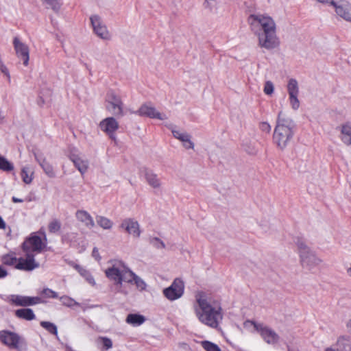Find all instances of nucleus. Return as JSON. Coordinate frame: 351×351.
I'll return each instance as SVG.
<instances>
[{
	"label": "nucleus",
	"mask_w": 351,
	"mask_h": 351,
	"mask_svg": "<svg viewBox=\"0 0 351 351\" xmlns=\"http://www.w3.org/2000/svg\"><path fill=\"white\" fill-rule=\"evenodd\" d=\"M248 23L252 31L258 36V43L261 47L270 50L278 46L276 23L272 18L261 14H250Z\"/></svg>",
	"instance_id": "nucleus-1"
},
{
	"label": "nucleus",
	"mask_w": 351,
	"mask_h": 351,
	"mask_svg": "<svg viewBox=\"0 0 351 351\" xmlns=\"http://www.w3.org/2000/svg\"><path fill=\"white\" fill-rule=\"evenodd\" d=\"M297 131V125L294 121L279 112L274 128L273 139L277 147L283 150L293 138Z\"/></svg>",
	"instance_id": "nucleus-2"
},
{
	"label": "nucleus",
	"mask_w": 351,
	"mask_h": 351,
	"mask_svg": "<svg viewBox=\"0 0 351 351\" xmlns=\"http://www.w3.org/2000/svg\"><path fill=\"white\" fill-rule=\"evenodd\" d=\"M197 302L199 308H196L195 312L199 320L208 326L217 328L223 317L221 306L213 307L206 299L202 298H197Z\"/></svg>",
	"instance_id": "nucleus-3"
},
{
	"label": "nucleus",
	"mask_w": 351,
	"mask_h": 351,
	"mask_svg": "<svg viewBox=\"0 0 351 351\" xmlns=\"http://www.w3.org/2000/svg\"><path fill=\"white\" fill-rule=\"evenodd\" d=\"M294 241L299 250L300 262L303 267L310 270L319 264L321 260L306 245L304 238L297 237Z\"/></svg>",
	"instance_id": "nucleus-4"
},
{
	"label": "nucleus",
	"mask_w": 351,
	"mask_h": 351,
	"mask_svg": "<svg viewBox=\"0 0 351 351\" xmlns=\"http://www.w3.org/2000/svg\"><path fill=\"white\" fill-rule=\"evenodd\" d=\"M0 341L10 349L27 351V344L17 333L7 330L0 331Z\"/></svg>",
	"instance_id": "nucleus-5"
},
{
	"label": "nucleus",
	"mask_w": 351,
	"mask_h": 351,
	"mask_svg": "<svg viewBox=\"0 0 351 351\" xmlns=\"http://www.w3.org/2000/svg\"><path fill=\"white\" fill-rule=\"evenodd\" d=\"M42 239L36 233L31 234L30 237L25 239L22 244V250L25 254H30L35 256L41 252Z\"/></svg>",
	"instance_id": "nucleus-6"
},
{
	"label": "nucleus",
	"mask_w": 351,
	"mask_h": 351,
	"mask_svg": "<svg viewBox=\"0 0 351 351\" xmlns=\"http://www.w3.org/2000/svg\"><path fill=\"white\" fill-rule=\"evenodd\" d=\"M247 323L252 324L255 330L261 335L264 341L269 344H274L279 340L278 335L270 328L254 321L247 320Z\"/></svg>",
	"instance_id": "nucleus-7"
},
{
	"label": "nucleus",
	"mask_w": 351,
	"mask_h": 351,
	"mask_svg": "<svg viewBox=\"0 0 351 351\" xmlns=\"http://www.w3.org/2000/svg\"><path fill=\"white\" fill-rule=\"evenodd\" d=\"M184 282L179 278H176L169 287L163 289L162 293L166 298L173 301L181 298L184 294Z\"/></svg>",
	"instance_id": "nucleus-8"
},
{
	"label": "nucleus",
	"mask_w": 351,
	"mask_h": 351,
	"mask_svg": "<svg viewBox=\"0 0 351 351\" xmlns=\"http://www.w3.org/2000/svg\"><path fill=\"white\" fill-rule=\"evenodd\" d=\"M7 301L10 302L12 305L16 306L25 307L39 304L42 302V300L40 297L38 296L31 297L22 295L12 294L10 295L8 297Z\"/></svg>",
	"instance_id": "nucleus-9"
},
{
	"label": "nucleus",
	"mask_w": 351,
	"mask_h": 351,
	"mask_svg": "<svg viewBox=\"0 0 351 351\" xmlns=\"http://www.w3.org/2000/svg\"><path fill=\"white\" fill-rule=\"evenodd\" d=\"M93 31L97 36L103 40H110V35L106 26L104 24L99 16L95 14L90 17Z\"/></svg>",
	"instance_id": "nucleus-10"
},
{
	"label": "nucleus",
	"mask_w": 351,
	"mask_h": 351,
	"mask_svg": "<svg viewBox=\"0 0 351 351\" xmlns=\"http://www.w3.org/2000/svg\"><path fill=\"white\" fill-rule=\"evenodd\" d=\"M135 113L141 117H145L150 119H157L159 120H165L167 119L165 114H161L157 111L154 106L147 103L142 104Z\"/></svg>",
	"instance_id": "nucleus-11"
},
{
	"label": "nucleus",
	"mask_w": 351,
	"mask_h": 351,
	"mask_svg": "<svg viewBox=\"0 0 351 351\" xmlns=\"http://www.w3.org/2000/svg\"><path fill=\"white\" fill-rule=\"evenodd\" d=\"M13 45L16 56L23 61V64L25 66H27L29 59L27 45L21 42L16 36L14 38Z\"/></svg>",
	"instance_id": "nucleus-12"
},
{
	"label": "nucleus",
	"mask_w": 351,
	"mask_h": 351,
	"mask_svg": "<svg viewBox=\"0 0 351 351\" xmlns=\"http://www.w3.org/2000/svg\"><path fill=\"white\" fill-rule=\"evenodd\" d=\"M123 271L117 267L113 265L112 267L108 268L106 271V277L110 280L114 281L116 289L118 292L127 293L123 289H121V276Z\"/></svg>",
	"instance_id": "nucleus-13"
},
{
	"label": "nucleus",
	"mask_w": 351,
	"mask_h": 351,
	"mask_svg": "<svg viewBox=\"0 0 351 351\" xmlns=\"http://www.w3.org/2000/svg\"><path fill=\"white\" fill-rule=\"evenodd\" d=\"M99 125L101 130L107 133L110 138H115L114 132L119 128V124L114 117H111L104 119L100 122Z\"/></svg>",
	"instance_id": "nucleus-14"
},
{
	"label": "nucleus",
	"mask_w": 351,
	"mask_h": 351,
	"mask_svg": "<svg viewBox=\"0 0 351 351\" xmlns=\"http://www.w3.org/2000/svg\"><path fill=\"white\" fill-rule=\"evenodd\" d=\"M25 258H20L15 268L20 270L32 271L38 267V264L35 262L34 256L25 254Z\"/></svg>",
	"instance_id": "nucleus-15"
},
{
	"label": "nucleus",
	"mask_w": 351,
	"mask_h": 351,
	"mask_svg": "<svg viewBox=\"0 0 351 351\" xmlns=\"http://www.w3.org/2000/svg\"><path fill=\"white\" fill-rule=\"evenodd\" d=\"M121 228L125 229L128 233L132 234L134 237H140L139 224L134 219L127 218L124 219L121 224Z\"/></svg>",
	"instance_id": "nucleus-16"
},
{
	"label": "nucleus",
	"mask_w": 351,
	"mask_h": 351,
	"mask_svg": "<svg viewBox=\"0 0 351 351\" xmlns=\"http://www.w3.org/2000/svg\"><path fill=\"white\" fill-rule=\"evenodd\" d=\"M141 173L144 176L147 182L152 187L156 189L160 186V181L158 176L150 169L142 167L140 170Z\"/></svg>",
	"instance_id": "nucleus-17"
},
{
	"label": "nucleus",
	"mask_w": 351,
	"mask_h": 351,
	"mask_svg": "<svg viewBox=\"0 0 351 351\" xmlns=\"http://www.w3.org/2000/svg\"><path fill=\"white\" fill-rule=\"evenodd\" d=\"M325 351H351V339L350 337H339L335 348H328Z\"/></svg>",
	"instance_id": "nucleus-18"
},
{
	"label": "nucleus",
	"mask_w": 351,
	"mask_h": 351,
	"mask_svg": "<svg viewBox=\"0 0 351 351\" xmlns=\"http://www.w3.org/2000/svg\"><path fill=\"white\" fill-rule=\"evenodd\" d=\"M69 158L82 174H84L87 171L88 167V160H82L78 154L73 152L70 153Z\"/></svg>",
	"instance_id": "nucleus-19"
},
{
	"label": "nucleus",
	"mask_w": 351,
	"mask_h": 351,
	"mask_svg": "<svg viewBox=\"0 0 351 351\" xmlns=\"http://www.w3.org/2000/svg\"><path fill=\"white\" fill-rule=\"evenodd\" d=\"M75 217L80 221L84 223L89 228L95 226L94 221L90 215L86 210H79L75 213Z\"/></svg>",
	"instance_id": "nucleus-20"
},
{
	"label": "nucleus",
	"mask_w": 351,
	"mask_h": 351,
	"mask_svg": "<svg viewBox=\"0 0 351 351\" xmlns=\"http://www.w3.org/2000/svg\"><path fill=\"white\" fill-rule=\"evenodd\" d=\"M16 317L27 321H31L35 319L36 316L34 311L31 308H23L15 311Z\"/></svg>",
	"instance_id": "nucleus-21"
},
{
	"label": "nucleus",
	"mask_w": 351,
	"mask_h": 351,
	"mask_svg": "<svg viewBox=\"0 0 351 351\" xmlns=\"http://www.w3.org/2000/svg\"><path fill=\"white\" fill-rule=\"evenodd\" d=\"M145 316L138 313H130L126 317V322L134 326H138L145 322Z\"/></svg>",
	"instance_id": "nucleus-22"
},
{
	"label": "nucleus",
	"mask_w": 351,
	"mask_h": 351,
	"mask_svg": "<svg viewBox=\"0 0 351 351\" xmlns=\"http://www.w3.org/2000/svg\"><path fill=\"white\" fill-rule=\"evenodd\" d=\"M124 269L122 270V276H121V289H123V282H128L130 284H132L133 281L134 280V277L136 275L135 273H134L132 270H130L129 268L123 267Z\"/></svg>",
	"instance_id": "nucleus-23"
},
{
	"label": "nucleus",
	"mask_w": 351,
	"mask_h": 351,
	"mask_svg": "<svg viewBox=\"0 0 351 351\" xmlns=\"http://www.w3.org/2000/svg\"><path fill=\"white\" fill-rule=\"evenodd\" d=\"M123 104H119V103L108 104L106 108L114 116L122 117L123 115Z\"/></svg>",
	"instance_id": "nucleus-24"
},
{
	"label": "nucleus",
	"mask_w": 351,
	"mask_h": 351,
	"mask_svg": "<svg viewBox=\"0 0 351 351\" xmlns=\"http://www.w3.org/2000/svg\"><path fill=\"white\" fill-rule=\"evenodd\" d=\"M170 130L172 132L173 137L180 140V141L186 142L189 141V137H191L190 134L186 132H181L180 131L176 129L174 126H171Z\"/></svg>",
	"instance_id": "nucleus-25"
},
{
	"label": "nucleus",
	"mask_w": 351,
	"mask_h": 351,
	"mask_svg": "<svg viewBox=\"0 0 351 351\" xmlns=\"http://www.w3.org/2000/svg\"><path fill=\"white\" fill-rule=\"evenodd\" d=\"M61 226V222L58 219H54L48 224L49 232L58 234L60 232Z\"/></svg>",
	"instance_id": "nucleus-26"
},
{
	"label": "nucleus",
	"mask_w": 351,
	"mask_h": 351,
	"mask_svg": "<svg viewBox=\"0 0 351 351\" xmlns=\"http://www.w3.org/2000/svg\"><path fill=\"white\" fill-rule=\"evenodd\" d=\"M45 4L47 8H50L54 12L58 13L62 5V0H45Z\"/></svg>",
	"instance_id": "nucleus-27"
},
{
	"label": "nucleus",
	"mask_w": 351,
	"mask_h": 351,
	"mask_svg": "<svg viewBox=\"0 0 351 351\" xmlns=\"http://www.w3.org/2000/svg\"><path fill=\"white\" fill-rule=\"evenodd\" d=\"M335 12L339 16L342 17L348 21H351V13L341 5H337L336 3Z\"/></svg>",
	"instance_id": "nucleus-28"
},
{
	"label": "nucleus",
	"mask_w": 351,
	"mask_h": 351,
	"mask_svg": "<svg viewBox=\"0 0 351 351\" xmlns=\"http://www.w3.org/2000/svg\"><path fill=\"white\" fill-rule=\"evenodd\" d=\"M96 221L97 224L104 229H110L112 226V222L107 217L103 216H97Z\"/></svg>",
	"instance_id": "nucleus-29"
},
{
	"label": "nucleus",
	"mask_w": 351,
	"mask_h": 351,
	"mask_svg": "<svg viewBox=\"0 0 351 351\" xmlns=\"http://www.w3.org/2000/svg\"><path fill=\"white\" fill-rule=\"evenodd\" d=\"M14 169V165L4 156H0V170L9 172Z\"/></svg>",
	"instance_id": "nucleus-30"
},
{
	"label": "nucleus",
	"mask_w": 351,
	"mask_h": 351,
	"mask_svg": "<svg viewBox=\"0 0 351 351\" xmlns=\"http://www.w3.org/2000/svg\"><path fill=\"white\" fill-rule=\"evenodd\" d=\"M287 90L289 95L293 94H298L299 89H298V82L295 79L291 78L289 80L288 84H287Z\"/></svg>",
	"instance_id": "nucleus-31"
},
{
	"label": "nucleus",
	"mask_w": 351,
	"mask_h": 351,
	"mask_svg": "<svg viewBox=\"0 0 351 351\" xmlns=\"http://www.w3.org/2000/svg\"><path fill=\"white\" fill-rule=\"evenodd\" d=\"M32 173L30 171L29 167H24L21 169V176L22 178L23 181L25 184H29L32 182Z\"/></svg>",
	"instance_id": "nucleus-32"
},
{
	"label": "nucleus",
	"mask_w": 351,
	"mask_h": 351,
	"mask_svg": "<svg viewBox=\"0 0 351 351\" xmlns=\"http://www.w3.org/2000/svg\"><path fill=\"white\" fill-rule=\"evenodd\" d=\"M203 348L206 351H221L220 348L215 343L209 341H202L201 342Z\"/></svg>",
	"instance_id": "nucleus-33"
},
{
	"label": "nucleus",
	"mask_w": 351,
	"mask_h": 351,
	"mask_svg": "<svg viewBox=\"0 0 351 351\" xmlns=\"http://www.w3.org/2000/svg\"><path fill=\"white\" fill-rule=\"evenodd\" d=\"M19 258L10 254L4 255L2 257V262L3 264L10 266H16L18 263Z\"/></svg>",
	"instance_id": "nucleus-34"
},
{
	"label": "nucleus",
	"mask_w": 351,
	"mask_h": 351,
	"mask_svg": "<svg viewBox=\"0 0 351 351\" xmlns=\"http://www.w3.org/2000/svg\"><path fill=\"white\" fill-rule=\"evenodd\" d=\"M98 341L101 344V350H107L112 347V341L108 337H100Z\"/></svg>",
	"instance_id": "nucleus-35"
},
{
	"label": "nucleus",
	"mask_w": 351,
	"mask_h": 351,
	"mask_svg": "<svg viewBox=\"0 0 351 351\" xmlns=\"http://www.w3.org/2000/svg\"><path fill=\"white\" fill-rule=\"evenodd\" d=\"M149 243L157 249H163L165 247V243L158 237H149Z\"/></svg>",
	"instance_id": "nucleus-36"
},
{
	"label": "nucleus",
	"mask_w": 351,
	"mask_h": 351,
	"mask_svg": "<svg viewBox=\"0 0 351 351\" xmlns=\"http://www.w3.org/2000/svg\"><path fill=\"white\" fill-rule=\"evenodd\" d=\"M79 274L82 276H83L86 280V281L90 285H94L95 284V281L93 276L88 270H86L84 267H82V269L80 270Z\"/></svg>",
	"instance_id": "nucleus-37"
},
{
	"label": "nucleus",
	"mask_w": 351,
	"mask_h": 351,
	"mask_svg": "<svg viewBox=\"0 0 351 351\" xmlns=\"http://www.w3.org/2000/svg\"><path fill=\"white\" fill-rule=\"evenodd\" d=\"M45 330H47V332L52 335H54L56 339H59L58 335V328L54 324L45 321Z\"/></svg>",
	"instance_id": "nucleus-38"
},
{
	"label": "nucleus",
	"mask_w": 351,
	"mask_h": 351,
	"mask_svg": "<svg viewBox=\"0 0 351 351\" xmlns=\"http://www.w3.org/2000/svg\"><path fill=\"white\" fill-rule=\"evenodd\" d=\"M108 104H115L119 103V104H122V101L121 98L117 96L113 91H110L108 93Z\"/></svg>",
	"instance_id": "nucleus-39"
},
{
	"label": "nucleus",
	"mask_w": 351,
	"mask_h": 351,
	"mask_svg": "<svg viewBox=\"0 0 351 351\" xmlns=\"http://www.w3.org/2000/svg\"><path fill=\"white\" fill-rule=\"evenodd\" d=\"M298 94L289 95L290 104L293 110H298L300 107V101L298 98Z\"/></svg>",
	"instance_id": "nucleus-40"
},
{
	"label": "nucleus",
	"mask_w": 351,
	"mask_h": 351,
	"mask_svg": "<svg viewBox=\"0 0 351 351\" xmlns=\"http://www.w3.org/2000/svg\"><path fill=\"white\" fill-rule=\"evenodd\" d=\"M133 282L136 285V287L141 291L145 290L146 288V284L145 281L137 275L135 276Z\"/></svg>",
	"instance_id": "nucleus-41"
},
{
	"label": "nucleus",
	"mask_w": 351,
	"mask_h": 351,
	"mask_svg": "<svg viewBox=\"0 0 351 351\" xmlns=\"http://www.w3.org/2000/svg\"><path fill=\"white\" fill-rule=\"evenodd\" d=\"M274 86L271 81H267L265 84L264 93L267 95H271L274 93Z\"/></svg>",
	"instance_id": "nucleus-42"
},
{
	"label": "nucleus",
	"mask_w": 351,
	"mask_h": 351,
	"mask_svg": "<svg viewBox=\"0 0 351 351\" xmlns=\"http://www.w3.org/2000/svg\"><path fill=\"white\" fill-rule=\"evenodd\" d=\"M341 132L342 135H351V124L350 123H346L343 125L341 127Z\"/></svg>",
	"instance_id": "nucleus-43"
},
{
	"label": "nucleus",
	"mask_w": 351,
	"mask_h": 351,
	"mask_svg": "<svg viewBox=\"0 0 351 351\" xmlns=\"http://www.w3.org/2000/svg\"><path fill=\"white\" fill-rule=\"evenodd\" d=\"M45 174L47 175L49 178H53L56 176V173L53 169V167L49 165L45 164Z\"/></svg>",
	"instance_id": "nucleus-44"
},
{
	"label": "nucleus",
	"mask_w": 351,
	"mask_h": 351,
	"mask_svg": "<svg viewBox=\"0 0 351 351\" xmlns=\"http://www.w3.org/2000/svg\"><path fill=\"white\" fill-rule=\"evenodd\" d=\"M60 300L62 303L67 306H71L72 305L73 300L68 296L64 295L60 298Z\"/></svg>",
	"instance_id": "nucleus-45"
},
{
	"label": "nucleus",
	"mask_w": 351,
	"mask_h": 351,
	"mask_svg": "<svg viewBox=\"0 0 351 351\" xmlns=\"http://www.w3.org/2000/svg\"><path fill=\"white\" fill-rule=\"evenodd\" d=\"M58 293L53 290L45 288V298H58Z\"/></svg>",
	"instance_id": "nucleus-46"
},
{
	"label": "nucleus",
	"mask_w": 351,
	"mask_h": 351,
	"mask_svg": "<svg viewBox=\"0 0 351 351\" xmlns=\"http://www.w3.org/2000/svg\"><path fill=\"white\" fill-rule=\"evenodd\" d=\"M260 129L263 132H265L266 133H269L271 131V125L267 122H262L260 124Z\"/></svg>",
	"instance_id": "nucleus-47"
},
{
	"label": "nucleus",
	"mask_w": 351,
	"mask_h": 351,
	"mask_svg": "<svg viewBox=\"0 0 351 351\" xmlns=\"http://www.w3.org/2000/svg\"><path fill=\"white\" fill-rule=\"evenodd\" d=\"M92 256L97 261H100L101 260V256L99 255V250H98V248L95 247L93 250V252H92Z\"/></svg>",
	"instance_id": "nucleus-48"
},
{
	"label": "nucleus",
	"mask_w": 351,
	"mask_h": 351,
	"mask_svg": "<svg viewBox=\"0 0 351 351\" xmlns=\"http://www.w3.org/2000/svg\"><path fill=\"white\" fill-rule=\"evenodd\" d=\"M183 145L186 149H193L194 143L191 141V137H189V141L183 142Z\"/></svg>",
	"instance_id": "nucleus-49"
},
{
	"label": "nucleus",
	"mask_w": 351,
	"mask_h": 351,
	"mask_svg": "<svg viewBox=\"0 0 351 351\" xmlns=\"http://www.w3.org/2000/svg\"><path fill=\"white\" fill-rule=\"evenodd\" d=\"M341 141L348 145H351V135H343V136L341 137Z\"/></svg>",
	"instance_id": "nucleus-50"
},
{
	"label": "nucleus",
	"mask_w": 351,
	"mask_h": 351,
	"mask_svg": "<svg viewBox=\"0 0 351 351\" xmlns=\"http://www.w3.org/2000/svg\"><path fill=\"white\" fill-rule=\"evenodd\" d=\"M322 3H330L332 6H336V2L334 0H317Z\"/></svg>",
	"instance_id": "nucleus-51"
},
{
	"label": "nucleus",
	"mask_w": 351,
	"mask_h": 351,
	"mask_svg": "<svg viewBox=\"0 0 351 351\" xmlns=\"http://www.w3.org/2000/svg\"><path fill=\"white\" fill-rule=\"evenodd\" d=\"M69 265L71 266H72L73 268H75L78 272L80 271V270H81L82 269V266H80V265H78L77 263H75L73 261L69 262Z\"/></svg>",
	"instance_id": "nucleus-52"
},
{
	"label": "nucleus",
	"mask_w": 351,
	"mask_h": 351,
	"mask_svg": "<svg viewBox=\"0 0 351 351\" xmlns=\"http://www.w3.org/2000/svg\"><path fill=\"white\" fill-rule=\"evenodd\" d=\"M8 275L7 271L0 266V278H5Z\"/></svg>",
	"instance_id": "nucleus-53"
},
{
	"label": "nucleus",
	"mask_w": 351,
	"mask_h": 351,
	"mask_svg": "<svg viewBox=\"0 0 351 351\" xmlns=\"http://www.w3.org/2000/svg\"><path fill=\"white\" fill-rule=\"evenodd\" d=\"M5 223L3 221V218L0 216V229H5Z\"/></svg>",
	"instance_id": "nucleus-54"
},
{
	"label": "nucleus",
	"mask_w": 351,
	"mask_h": 351,
	"mask_svg": "<svg viewBox=\"0 0 351 351\" xmlns=\"http://www.w3.org/2000/svg\"><path fill=\"white\" fill-rule=\"evenodd\" d=\"M12 200L14 203H21V202H23V200L22 199H20V198H18L16 197H12Z\"/></svg>",
	"instance_id": "nucleus-55"
},
{
	"label": "nucleus",
	"mask_w": 351,
	"mask_h": 351,
	"mask_svg": "<svg viewBox=\"0 0 351 351\" xmlns=\"http://www.w3.org/2000/svg\"><path fill=\"white\" fill-rule=\"evenodd\" d=\"M287 350L288 351H299L297 348L292 347L289 345L287 346Z\"/></svg>",
	"instance_id": "nucleus-56"
},
{
	"label": "nucleus",
	"mask_w": 351,
	"mask_h": 351,
	"mask_svg": "<svg viewBox=\"0 0 351 351\" xmlns=\"http://www.w3.org/2000/svg\"><path fill=\"white\" fill-rule=\"evenodd\" d=\"M347 327L349 330H351V319L349 320V322L347 323Z\"/></svg>",
	"instance_id": "nucleus-57"
},
{
	"label": "nucleus",
	"mask_w": 351,
	"mask_h": 351,
	"mask_svg": "<svg viewBox=\"0 0 351 351\" xmlns=\"http://www.w3.org/2000/svg\"><path fill=\"white\" fill-rule=\"evenodd\" d=\"M4 117L0 114V123H2Z\"/></svg>",
	"instance_id": "nucleus-58"
},
{
	"label": "nucleus",
	"mask_w": 351,
	"mask_h": 351,
	"mask_svg": "<svg viewBox=\"0 0 351 351\" xmlns=\"http://www.w3.org/2000/svg\"><path fill=\"white\" fill-rule=\"evenodd\" d=\"M348 273L351 276V267L348 269Z\"/></svg>",
	"instance_id": "nucleus-59"
},
{
	"label": "nucleus",
	"mask_w": 351,
	"mask_h": 351,
	"mask_svg": "<svg viewBox=\"0 0 351 351\" xmlns=\"http://www.w3.org/2000/svg\"><path fill=\"white\" fill-rule=\"evenodd\" d=\"M44 325H45L44 321H41L40 326L44 328Z\"/></svg>",
	"instance_id": "nucleus-60"
},
{
	"label": "nucleus",
	"mask_w": 351,
	"mask_h": 351,
	"mask_svg": "<svg viewBox=\"0 0 351 351\" xmlns=\"http://www.w3.org/2000/svg\"><path fill=\"white\" fill-rule=\"evenodd\" d=\"M45 249H46L47 248V237H45Z\"/></svg>",
	"instance_id": "nucleus-61"
},
{
	"label": "nucleus",
	"mask_w": 351,
	"mask_h": 351,
	"mask_svg": "<svg viewBox=\"0 0 351 351\" xmlns=\"http://www.w3.org/2000/svg\"><path fill=\"white\" fill-rule=\"evenodd\" d=\"M39 232H40V233H42V232H43V228H41L40 229V231H39Z\"/></svg>",
	"instance_id": "nucleus-62"
},
{
	"label": "nucleus",
	"mask_w": 351,
	"mask_h": 351,
	"mask_svg": "<svg viewBox=\"0 0 351 351\" xmlns=\"http://www.w3.org/2000/svg\"><path fill=\"white\" fill-rule=\"evenodd\" d=\"M119 263L121 264V265H123V263L121 262V261H119Z\"/></svg>",
	"instance_id": "nucleus-63"
},
{
	"label": "nucleus",
	"mask_w": 351,
	"mask_h": 351,
	"mask_svg": "<svg viewBox=\"0 0 351 351\" xmlns=\"http://www.w3.org/2000/svg\"><path fill=\"white\" fill-rule=\"evenodd\" d=\"M40 166H41L43 168L44 167V166H43V165L42 163H40Z\"/></svg>",
	"instance_id": "nucleus-64"
}]
</instances>
